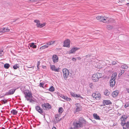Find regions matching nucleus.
Here are the masks:
<instances>
[{
    "label": "nucleus",
    "mask_w": 129,
    "mask_h": 129,
    "mask_svg": "<svg viewBox=\"0 0 129 129\" xmlns=\"http://www.w3.org/2000/svg\"><path fill=\"white\" fill-rule=\"evenodd\" d=\"M40 64V62L39 61H38L37 64V67L38 68H39V67H38L39 66Z\"/></svg>",
    "instance_id": "51"
},
{
    "label": "nucleus",
    "mask_w": 129,
    "mask_h": 129,
    "mask_svg": "<svg viewBox=\"0 0 129 129\" xmlns=\"http://www.w3.org/2000/svg\"><path fill=\"white\" fill-rule=\"evenodd\" d=\"M46 45L47 46H48V47L49 46L51 45V43H50V42H49L47 43Z\"/></svg>",
    "instance_id": "49"
},
{
    "label": "nucleus",
    "mask_w": 129,
    "mask_h": 129,
    "mask_svg": "<svg viewBox=\"0 0 129 129\" xmlns=\"http://www.w3.org/2000/svg\"><path fill=\"white\" fill-rule=\"evenodd\" d=\"M61 119V118H60L59 119V122L60 121Z\"/></svg>",
    "instance_id": "57"
},
{
    "label": "nucleus",
    "mask_w": 129,
    "mask_h": 129,
    "mask_svg": "<svg viewBox=\"0 0 129 129\" xmlns=\"http://www.w3.org/2000/svg\"><path fill=\"white\" fill-rule=\"evenodd\" d=\"M70 41L69 39H67L64 42L63 47H70Z\"/></svg>",
    "instance_id": "9"
},
{
    "label": "nucleus",
    "mask_w": 129,
    "mask_h": 129,
    "mask_svg": "<svg viewBox=\"0 0 129 129\" xmlns=\"http://www.w3.org/2000/svg\"><path fill=\"white\" fill-rule=\"evenodd\" d=\"M117 62H118L117 61H113L112 62V63L113 65H115L116 64H117Z\"/></svg>",
    "instance_id": "42"
},
{
    "label": "nucleus",
    "mask_w": 129,
    "mask_h": 129,
    "mask_svg": "<svg viewBox=\"0 0 129 129\" xmlns=\"http://www.w3.org/2000/svg\"><path fill=\"white\" fill-rule=\"evenodd\" d=\"M46 23H40V22L37 25V27H38L42 28L45 25Z\"/></svg>",
    "instance_id": "23"
},
{
    "label": "nucleus",
    "mask_w": 129,
    "mask_h": 129,
    "mask_svg": "<svg viewBox=\"0 0 129 129\" xmlns=\"http://www.w3.org/2000/svg\"><path fill=\"white\" fill-rule=\"evenodd\" d=\"M129 106V102L126 103L124 105V107L126 108L127 107Z\"/></svg>",
    "instance_id": "39"
},
{
    "label": "nucleus",
    "mask_w": 129,
    "mask_h": 129,
    "mask_svg": "<svg viewBox=\"0 0 129 129\" xmlns=\"http://www.w3.org/2000/svg\"><path fill=\"white\" fill-rule=\"evenodd\" d=\"M48 48V46H47L46 45H45L43 46L42 47H41L40 49H44L46 48Z\"/></svg>",
    "instance_id": "34"
},
{
    "label": "nucleus",
    "mask_w": 129,
    "mask_h": 129,
    "mask_svg": "<svg viewBox=\"0 0 129 129\" xmlns=\"http://www.w3.org/2000/svg\"><path fill=\"white\" fill-rule=\"evenodd\" d=\"M52 59L54 63H56L58 61V57L57 56L55 55H53Z\"/></svg>",
    "instance_id": "14"
},
{
    "label": "nucleus",
    "mask_w": 129,
    "mask_h": 129,
    "mask_svg": "<svg viewBox=\"0 0 129 129\" xmlns=\"http://www.w3.org/2000/svg\"><path fill=\"white\" fill-rule=\"evenodd\" d=\"M55 42V41H52L50 42V43H51V45H52L54 44Z\"/></svg>",
    "instance_id": "50"
},
{
    "label": "nucleus",
    "mask_w": 129,
    "mask_h": 129,
    "mask_svg": "<svg viewBox=\"0 0 129 129\" xmlns=\"http://www.w3.org/2000/svg\"><path fill=\"white\" fill-rule=\"evenodd\" d=\"M127 91L128 93H129V89H127Z\"/></svg>",
    "instance_id": "56"
},
{
    "label": "nucleus",
    "mask_w": 129,
    "mask_h": 129,
    "mask_svg": "<svg viewBox=\"0 0 129 129\" xmlns=\"http://www.w3.org/2000/svg\"><path fill=\"white\" fill-rule=\"evenodd\" d=\"M92 96L93 98H95L96 100L99 99L100 96V93L97 92L95 93H94L92 94Z\"/></svg>",
    "instance_id": "10"
},
{
    "label": "nucleus",
    "mask_w": 129,
    "mask_h": 129,
    "mask_svg": "<svg viewBox=\"0 0 129 129\" xmlns=\"http://www.w3.org/2000/svg\"><path fill=\"white\" fill-rule=\"evenodd\" d=\"M75 97L78 98H80L81 99H83V98L79 94H76Z\"/></svg>",
    "instance_id": "33"
},
{
    "label": "nucleus",
    "mask_w": 129,
    "mask_h": 129,
    "mask_svg": "<svg viewBox=\"0 0 129 129\" xmlns=\"http://www.w3.org/2000/svg\"><path fill=\"white\" fill-rule=\"evenodd\" d=\"M119 91L118 90L114 91L112 93V95L113 97H116L118 95Z\"/></svg>",
    "instance_id": "17"
},
{
    "label": "nucleus",
    "mask_w": 129,
    "mask_h": 129,
    "mask_svg": "<svg viewBox=\"0 0 129 129\" xmlns=\"http://www.w3.org/2000/svg\"><path fill=\"white\" fill-rule=\"evenodd\" d=\"M86 121L83 117H80L78 120H76L73 123V125L75 129H77L83 126V124L85 123Z\"/></svg>",
    "instance_id": "1"
},
{
    "label": "nucleus",
    "mask_w": 129,
    "mask_h": 129,
    "mask_svg": "<svg viewBox=\"0 0 129 129\" xmlns=\"http://www.w3.org/2000/svg\"><path fill=\"white\" fill-rule=\"evenodd\" d=\"M35 109L37 111L44 116V118L45 117V114L42 109L39 106H36Z\"/></svg>",
    "instance_id": "6"
},
{
    "label": "nucleus",
    "mask_w": 129,
    "mask_h": 129,
    "mask_svg": "<svg viewBox=\"0 0 129 129\" xmlns=\"http://www.w3.org/2000/svg\"><path fill=\"white\" fill-rule=\"evenodd\" d=\"M4 54L3 50H0V56H2Z\"/></svg>",
    "instance_id": "44"
},
{
    "label": "nucleus",
    "mask_w": 129,
    "mask_h": 129,
    "mask_svg": "<svg viewBox=\"0 0 129 129\" xmlns=\"http://www.w3.org/2000/svg\"><path fill=\"white\" fill-rule=\"evenodd\" d=\"M122 68L124 69H127L128 68V66L126 64H123L121 66Z\"/></svg>",
    "instance_id": "25"
},
{
    "label": "nucleus",
    "mask_w": 129,
    "mask_h": 129,
    "mask_svg": "<svg viewBox=\"0 0 129 129\" xmlns=\"http://www.w3.org/2000/svg\"><path fill=\"white\" fill-rule=\"evenodd\" d=\"M4 28H0V33H4Z\"/></svg>",
    "instance_id": "40"
},
{
    "label": "nucleus",
    "mask_w": 129,
    "mask_h": 129,
    "mask_svg": "<svg viewBox=\"0 0 129 129\" xmlns=\"http://www.w3.org/2000/svg\"><path fill=\"white\" fill-rule=\"evenodd\" d=\"M50 69L52 71H54L55 72H59V69L60 68H56L55 66L54 65H50Z\"/></svg>",
    "instance_id": "11"
},
{
    "label": "nucleus",
    "mask_w": 129,
    "mask_h": 129,
    "mask_svg": "<svg viewBox=\"0 0 129 129\" xmlns=\"http://www.w3.org/2000/svg\"><path fill=\"white\" fill-rule=\"evenodd\" d=\"M29 46L31 47H32L34 48H36L37 46L35 45V43H32L29 44Z\"/></svg>",
    "instance_id": "22"
},
{
    "label": "nucleus",
    "mask_w": 129,
    "mask_h": 129,
    "mask_svg": "<svg viewBox=\"0 0 129 129\" xmlns=\"http://www.w3.org/2000/svg\"><path fill=\"white\" fill-rule=\"evenodd\" d=\"M102 76V74L100 73H96L93 74L92 76V79L93 81L96 82L99 80V79Z\"/></svg>",
    "instance_id": "2"
},
{
    "label": "nucleus",
    "mask_w": 129,
    "mask_h": 129,
    "mask_svg": "<svg viewBox=\"0 0 129 129\" xmlns=\"http://www.w3.org/2000/svg\"><path fill=\"white\" fill-rule=\"evenodd\" d=\"M44 84L43 83H40V87H43Z\"/></svg>",
    "instance_id": "46"
},
{
    "label": "nucleus",
    "mask_w": 129,
    "mask_h": 129,
    "mask_svg": "<svg viewBox=\"0 0 129 129\" xmlns=\"http://www.w3.org/2000/svg\"><path fill=\"white\" fill-rule=\"evenodd\" d=\"M61 97H62L63 99H64V100H66V98H67V96H64L63 95H62V96H61Z\"/></svg>",
    "instance_id": "47"
},
{
    "label": "nucleus",
    "mask_w": 129,
    "mask_h": 129,
    "mask_svg": "<svg viewBox=\"0 0 129 129\" xmlns=\"http://www.w3.org/2000/svg\"><path fill=\"white\" fill-rule=\"evenodd\" d=\"M96 19L98 20H100V21L104 22L105 21V18L103 16H98L96 17Z\"/></svg>",
    "instance_id": "18"
},
{
    "label": "nucleus",
    "mask_w": 129,
    "mask_h": 129,
    "mask_svg": "<svg viewBox=\"0 0 129 129\" xmlns=\"http://www.w3.org/2000/svg\"><path fill=\"white\" fill-rule=\"evenodd\" d=\"M124 70H121L120 72V74H119V75H121L123 73H124Z\"/></svg>",
    "instance_id": "45"
},
{
    "label": "nucleus",
    "mask_w": 129,
    "mask_h": 129,
    "mask_svg": "<svg viewBox=\"0 0 129 129\" xmlns=\"http://www.w3.org/2000/svg\"><path fill=\"white\" fill-rule=\"evenodd\" d=\"M72 59L74 61H76V59L75 58L73 57Z\"/></svg>",
    "instance_id": "52"
},
{
    "label": "nucleus",
    "mask_w": 129,
    "mask_h": 129,
    "mask_svg": "<svg viewBox=\"0 0 129 129\" xmlns=\"http://www.w3.org/2000/svg\"><path fill=\"white\" fill-rule=\"evenodd\" d=\"M79 49V48L77 47L73 48L69 52V54H70L73 53Z\"/></svg>",
    "instance_id": "13"
},
{
    "label": "nucleus",
    "mask_w": 129,
    "mask_h": 129,
    "mask_svg": "<svg viewBox=\"0 0 129 129\" xmlns=\"http://www.w3.org/2000/svg\"><path fill=\"white\" fill-rule=\"evenodd\" d=\"M11 113L13 115H16L18 113V111L15 109H12L11 111Z\"/></svg>",
    "instance_id": "24"
},
{
    "label": "nucleus",
    "mask_w": 129,
    "mask_h": 129,
    "mask_svg": "<svg viewBox=\"0 0 129 129\" xmlns=\"http://www.w3.org/2000/svg\"><path fill=\"white\" fill-rule=\"evenodd\" d=\"M63 111V109L62 107H60L58 110V112L60 113H61Z\"/></svg>",
    "instance_id": "35"
},
{
    "label": "nucleus",
    "mask_w": 129,
    "mask_h": 129,
    "mask_svg": "<svg viewBox=\"0 0 129 129\" xmlns=\"http://www.w3.org/2000/svg\"><path fill=\"white\" fill-rule=\"evenodd\" d=\"M62 72L63 74V78L65 80H66L69 74V71L68 69L64 68L62 70Z\"/></svg>",
    "instance_id": "4"
},
{
    "label": "nucleus",
    "mask_w": 129,
    "mask_h": 129,
    "mask_svg": "<svg viewBox=\"0 0 129 129\" xmlns=\"http://www.w3.org/2000/svg\"><path fill=\"white\" fill-rule=\"evenodd\" d=\"M76 107L74 108L75 112H78L81 110V106L80 104L77 103L75 104Z\"/></svg>",
    "instance_id": "7"
},
{
    "label": "nucleus",
    "mask_w": 129,
    "mask_h": 129,
    "mask_svg": "<svg viewBox=\"0 0 129 129\" xmlns=\"http://www.w3.org/2000/svg\"><path fill=\"white\" fill-rule=\"evenodd\" d=\"M112 103L109 100H105V104L106 105H109L112 104Z\"/></svg>",
    "instance_id": "31"
},
{
    "label": "nucleus",
    "mask_w": 129,
    "mask_h": 129,
    "mask_svg": "<svg viewBox=\"0 0 129 129\" xmlns=\"http://www.w3.org/2000/svg\"><path fill=\"white\" fill-rule=\"evenodd\" d=\"M52 129H56V127L54 126H53L52 127Z\"/></svg>",
    "instance_id": "54"
},
{
    "label": "nucleus",
    "mask_w": 129,
    "mask_h": 129,
    "mask_svg": "<svg viewBox=\"0 0 129 129\" xmlns=\"http://www.w3.org/2000/svg\"><path fill=\"white\" fill-rule=\"evenodd\" d=\"M16 90L15 89H12L9 90L8 92H7L5 94V95H9L13 94L14 93Z\"/></svg>",
    "instance_id": "8"
},
{
    "label": "nucleus",
    "mask_w": 129,
    "mask_h": 129,
    "mask_svg": "<svg viewBox=\"0 0 129 129\" xmlns=\"http://www.w3.org/2000/svg\"><path fill=\"white\" fill-rule=\"evenodd\" d=\"M70 94L73 97H75L76 94V93H75V92H70Z\"/></svg>",
    "instance_id": "37"
},
{
    "label": "nucleus",
    "mask_w": 129,
    "mask_h": 129,
    "mask_svg": "<svg viewBox=\"0 0 129 129\" xmlns=\"http://www.w3.org/2000/svg\"><path fill=\"white\" fill-rule=\"evenodd\" d=\"M93 117L94 118L97 120H99L100 119V117L99 115L97 114L94 113L93 114Z\"/></svg>",
    "instance_id": "20"
},
{
    "label": "nucleus",
    "mask_w": 129,
    "mask_h": 129,
    "mask_svg": "<svg viewBox=\"0 0 129 129\" xmlns=\"http://www.w3.org/2000/svg\"><path fill=\"white\" fill-rule=\"evenodd\" d=\"M77 58L79 60H80L81 59V58L80 57H78Z\"/></svg>",
    "instance_id": "53"
},
{
    "label": "nucleus",
    "mask_w": 129,
    "mask_h": 129,
    "mask_svg": "<svg viewBox=\"0 0 129 129\" xmlns=\"http://www.w3.org/2000/svg\"><path fill=\"white\" fill-rule=\"evenodd\" d=\"M27 101H29L31 103H34L35 102V101L34 100L32 99H29V100Z\"/></svg>",
    "instance_id": "41"
},
{
    "label": "nucleus",
    "mask_w": 129,
    "mask_h": 129,
    "mask_svg": "<svg viewBox=\"0 0 129 129\" xmlns=\"http://www.w3.org/2000/svg\"><path fill=\"white\" fill-rule=\"evenodd\" d=\"M54 88L53 86H51L49 89V90L51 92H53L54 91Z\"/></svg>",
    "instance_id": "26"
},
{
    "label": "nucleus",
    "mask_w": 129,
    "mask_h": 129,
    "mask_svg": "<svg viewBox=\"0 0 129 129\" xmlns=\"http://www.w3.org/2000/svg\"><path fill=\"white\" fill-rule=\"evenodd\" d=\"M19 67V65L18 64H16L14 65L13 66V68L15 70L17 69Z\"/></svg>",
    "instance_id": "29"
},
{
    "label": "nucleus",
    "mask_w": 129,
    "mask_h": 129,
    "mask_svg": "<svg viewBox=\"0 0 129 129\" xmlns=\"http://www.w3.org/2000/svg\"><path fill=\"white\" fill-rule=\"evenodd\" d=\"M14 129H17V128H14Z\"/></svg>",
    "instance_id": "59"
},
{
    "label": "nucleus",
    "mask_w": 129,
    "mask_h": 129,
    "mask_svg": "<svg viewBox=\"0 0 129 129\" xmlns=\"http://www.w3.org/2000/svg\"><path fill=\"white\" fill-rule=\"evenodd\" d=\"M2 101H3V104H6V103H7V100H2Z\"/></svg>",
    "instance_id": "48"
},
{
    "label": "nucleus",
    "mask_w": 129,
    "mask_h": 129,
    "mask_svg": "<svg viewBox=\"0 0 129 129\" xmlns=\"http://www.w3.org/2000/svg\"><path fill=\"white\" fill-rule=\"evenodd\" d=\"M117 74L116 73H113L112 75L111 79L115 80L116 78Z\"/></svg>",
    "instance_id": "19"
},
{
    "label": "nucleus",
    "mask_w": 129,
    "mask_h": 129,
    "mask_svg": "<svg viewBox=\"0 0 129 129\" xmlns=\"http://www.w3.org/2000/svg\"><path fill=\"white\" fill-rule=\"evenodd\" d=\"M55 119L53 121V122L56 124L59 122V118L56 116V115L55 116Z\"/></svg>",
    "instance_id": "21"
},
{
    "label": "nucleus",
    "mask_w": 129,
    "mask_h": 129,
    "mask_svg": "<svg viewBox=\"0 0 129 129\" xmlns=\"http://www.w3.org/2000/svg\"><path fill=\"white\" fill-rule=\"evenodd\" d=\"M121 124L123 126V129H126L129 128V121H127L126 123L125 122L124 123Z\"/></svg>",
    "instance_id": "12"
},
{
    "label": "nucleus",
    "mask_w": 129,
    "mask_h": 129,
    "mask_svg": "<svg viewBox=\"0 0 129 129\" xmlns=\"http://www.w3.org/2000/svg\"><path fill=\"white\" fill-rule=\"evenodd\" d=\"M42 107L44 110H48L51 108V105L49 103H44L42 104Z\"/></svg>",
    "instance_id": "3"
},
{
    "label": "nucleus",
    "mask_w": 129,
    "mask_h": 129,
    "mask_svg": "<svg viewBox=\"0 0 129 129\" xmlns=\"http://www.w3.org/2000/svg\"><path fill=\"white\" fill-rule=\"evenodd\" d=\"M10 66L9 64L6 63L5 64L4 66V67L6 69H8Z\"/></svg>",
    "instance_id": "28"
},
{
    "label": "nucleus",
    "mask_w": 129,
    "mask_h": 129,
    "mask_svg": "<svg viewBox=\"0 0 129 129\" xmlns=\"http://www.w3.org/2000/svg\"><path fill=\"white\" fill-rule=\"evenodd\" d=\"M89 86L90 88L91 89H93L94 88V86L93 84L91 83H90L89 84Z\"/></svg>",
    "instance_id": "30"
},
{
    "label": "nucleus",
    "mask_w": 129,
    "mask_h": 129,
    "mask_svg": "<svg viewBox=\"0 0 129 129\" xmlns=\"http://www.w3.org/2000/svg\"><path fill=\"white\" fill-rule=\"evenodd\" d=\"M127 4H129V3H127Z\"/></svg>",
    "instance_id": "60"
},
{
    "label": "nucleus",
    "mask_w": 129,
    "mask_h": 129,
    "mask_svg": "<svg viewBox=\"0 0 129 129\" xmlns=\"http://www.w3.org/2000/svg\"><path fill=\"white\" fill-rule=\"evenodd\" d=\"M110 90H105V95L109 96L110 94Z\"/></svg>",
    "instance_id": "32"
},
{
    "label": "nucleus",
    "mask_w": 129,
    "mask_h": 129,
    "mask_svg": "<svg viewBox=\"0 0 129 129\" xmlns=\"http://www.w3.org/2000/svg\"><path fill=\"white\" fill-rule=\"evenodd\" d=\"M24 94L25 95L26 100H28L29 99L32 97L31 93L28 90L26 91L25 92H24Z\"/></svg>",
    "instance_id": "5"
},
{
    "label": "nucleus",
    "mask_w": 129,
    "mask_h": 129,
    "mask_svg": "<svg viewBox=\"0 0 129 129\" xmlns=\"http://www.w3.org/2000/svg\"><path fill=\"white\" fill-rule=\"evenodd\" d=\"M34 22L37 23L36 25L37 26V25H38L39 24V23L40 22L39 21L37 20H35Z\"/></svg>",
    "instance_id": "38"
},
{
    "label": "nucleus",
    "mask_w": 129,
    "mask_h": 129,
    "mask_svg": "<svg viewBox=\"0 0 129 129\" xmlns=\"http://www.w3.org/2000/svg\"><path fill=\"white\" fill-rule=\"evenodd\" d=\"M3 28H4V32H7L9 31V29L8 27H3Z\"/></svg>",
    "instance_id": "36"
},
{
    "label": "nucleus",
    "mask_w": 129,
    "mask_h": 129,
    "mask_svg": "<svg viewBox=\"0 0 129 129\" xmlns=\"http://www.w3.org/2000/svg\"><path fill=\"white\" fill-rule=\"evenodd\" d=\"M66 100L67 101H71L72 100V99L71 98H68L67 97V98H66Z\"/></svg>",
    "instance_id": "43"
},
{
    "label": "nucleus",
    "mask_w": 129,
    "mask_h": 129,
    "mask_svg": "<svg viewBox=\"0 0 129 129\" xmlns=\"http://www.w3.org/2000/svg\"><path fill=\"white\" fill-rule=\"evenodd\" d=\"M104 94H105V92L104 91Z\"/></svg>",
    "instance_id": "58"
},
{
    "label": "nucleus",
    "mask_w": 129,
    "mask_h": 129,
    "mask_svg": "<svg viewBox=\"0 0 129 129\" xmlns=\"http://www.w3.org/2000/svg\"><path fill=\"white\" fill-rule=\"evenodd\" d=\"M103 105H105V104L104 103H105V100H103Z\"/></svg>",
    "instance_id": "55"
},
{
    "label": "nucleus",
    "mask_w": 129,
    "mask_h": 129,
    "mask_svg": "<svg viewBox=\"0 0 129 129\" xmlns=\"http://www.w3.org/2000/svg\"><path fill=\"white\" fill-rule=\"evenodd\" d=\"M115 80L111 79L110 81V86L112 87H113L115 86Z\"/></svg>",
    "instance_id": "16"
},
{
    "label": "nucleus",
    "mask_w": 129,
    "mask_h": 129,
    "mask_svg": "<svg viewBox=\"0 0 129 129\" xmlns=\"http://www.w3.org/2000/svg\"><path fill=\"white\" fill-rule=\"evenodd\" d=\"M113 27V26L112 25H108L107 26V28L108 30H110L112 29Z\"/></svg>",
    "instance_id": "27"
},
{
    "label": "nucleus",
    "mask_w": 129,
    "mask_h": 129,
    "mask_svg": "<svg viewBox=\"0 0 129 129\" xmlns=\"http://www.w3.org/2000/svg\"><path fill=\"white\" fill-rule=\"evenodd\" d=\"M127 118V116L126 115H124L122 116L120 118V120L121 121V124L125 122Z\"/></svg>",
    "instance_id": "15"
}]
</instances>
